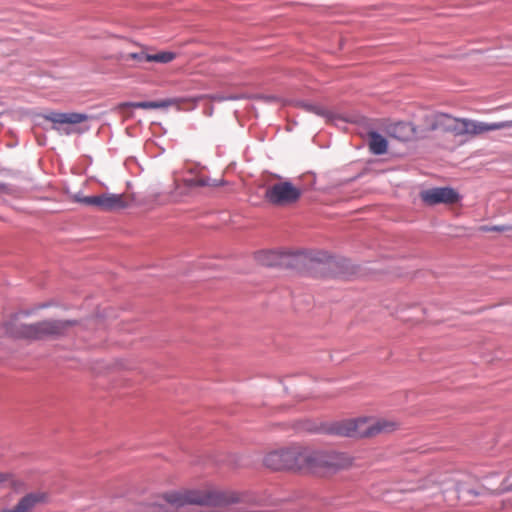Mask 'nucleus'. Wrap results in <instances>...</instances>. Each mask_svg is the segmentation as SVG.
<instances>
[{
	"mask_svg": "<svg viewBox=\"0 0 512 512\" xmlns=\"http://www.w3.org/2000/svg\"><path fill=\"white\" fill-rule=\"evenodd\" d=\"M161 497L176 507L195 505L200 507H228L238 504H255V494L247 489L221 487L213 482H205L197 488H187L165 492Z\"/></svg>",
	"mask_w": 512,
	"mask_h": 512,
	"instance_id": "nucleus-1",
	"label": "nucleus"
},
{
	"mask_svg": "<svg viewBox=\"0 0 512 512\" xmlns=\"http://www.w3.org/2000/svg\"><path fill=\"white\" fill-rule=\"evenodd\" d=\"M70 202L84 206L95 207L102 211H118L135 208L140 211H149L163 204L160 194H94L81 196V194H67Z\"/></svg>",
	"mask_w": 512,
	"mask_h": 512,
	"instance_id": "nucleus-2",
	"label": "nucleus"
},
{
	"mask_svg": "<svg viewBox=\"0 0 512 512\" xmlns=\"http://www.w3.org/2000/svg\"><path fill=\"white\" fill-rule=\"evenodd\" d=\"M398 427L395 421L389 419H376L372 417H359L334 423L330 432L343 437H374L382 433H389Z\"/></svg>",
	"mask_w": 512,
	"mask_h": 512,
	"instance_id": "nucleus-3",
	"label": "nucleus"
},
{
	"mask_svg": "<svg viewBox=\"0 0 512 512\" xmlns=\"http://www.w3.org/2000/svg\"><path fill=\"white\" fill-rule=\"evenodd\" d=\"M314 474L319 476L334 475L353 465V458L344 452L315 449Z\"/></svg>",
	"mask_w": 512,
	"mask_h": 512,
	"instance_id": "nucleus-4",
	"label": "nucleus"
},
{
	"mask_svg": "<svg viewBox=\"0 0 512 512\" xmlns=\"http://www.w3.org/2000/svg\"><path fill=\"white\" fill-rule=\"evenodd\" d=\"M73 325V321L45 320L35 324H21L12 333L18 337L40 339L47 336L62 335Z\"/></svg>",
	"mask_w": 512,
	"mask_h": 512,
	"instance_id": "nucleus-5",
	"label": "nucleus"
},
{
	"mask_svg": "<svg viewBox=\"0 0 512 512\" xmlns=\"http://www.w3.org/2000/svg\"><path fill=\"white\" fill-rule=\"evenodd\" d=\"M453 129L458 134L478 135L484 132L512 128V120L486 123L469 119H455Z\"/></svg>",
	"mask_w": 512,
	"mask_h": 512,
	"instance_id": "nucleus-6",
	"label": "nucleus"
},
{
	"mask_svg": "<svg viewBox=\"0 0 512 512\" xmlns=\"http://www.w3.org/2000/svg\"><path fill=\"white\" fill-rule=\"evenodd\" d=\"M290 471L314 474L315 449L301 446H291Z\"/></svg>",
	"mask_w": 512,
	"mask_h": 512,
	"instance_id": "nucleus-7",
	"label": "nucleus"
},
{
	"mask_svg": "<svg viewBox=\"0 0 512 512\" xmlns=\"http://www.w3.org/2000/svg\"><path fill=\"white\" fill-rule=\"evenodd\" d=\"M249 202L252 205L262 204L265 207L284 208L295 204L300 194H251Z\"/></svg>",
	"mask_w": 512,
	"mask_h": 512,
	"instance_id": "nucleus-8",
	"label": "nucleus"
},
{
	"mask_svg": "<svg viewBox=\"0 0 512 512\" xmlns=\"http://www.w3.org/2000/svg\"><path fill=\"white\" fill-rule=\"evenodd\" d=\"M49 501V494L45 491H34L23 496L18 503L11 509H5L1 512H32L33 509Z\"/></svg>",
	"mask_w": 512,
	"mask_h": 512,
	"instance_id": "nucleus-9",
	"label": "nucleus"
},
{
	"mask_svg": "<svg viewBox=\"0 0 512 512\" xmlns=\"http://www.w3.org/2000/svg\"><path fill=\"white\" fill-rule=\"evenodd\" d=\"M291 446L270 451L263 459L266 467L273 470H289L291 466Z\"/></svg>",
	"mask_w": 512,
	"mask_h": 512,
	"instance_id": "nucleus-10",
	"label": "nucleus"
},
{
	"mask_svg": "<svg viewBox=\"0 0 512 512\" xmlns=\"http://www.w3.org/2000/svg\"><path fill=\"white\" fill-rule=\"evenodd\" d=\"M182 180L185 187L189 189L217 188L222 184L221 179H211L202 173H196L195 167L194 170L190 169L187 175L183 176Z\"/></svg>",
	"mask_w": 512,
	"mask_h": 512,
	"instance_id": "nucleus-11",
	"label": "nucleus"
},
{
	"mask_svg": "<svg viewBox=\"0 0 512 512\" xmlns=\"http://www.w3.org/2000/svg\"><path fill=\"white\" fill-rule=\"evenodd\" d=\"M45 118L54 124H78L88 119V116L83 113H59L50 112Z\"/></svg>",
	"mask_w": 512,
	"mask_h": 512,
	"instance_id": "nucleus-12",
	"label": "nucleus"
},
{
	"mask_svg": "<svg viewBox=\"0 0 512 512\" xmlns=\"http://www.w3.org/2000/svg\"><path fill=\"white\" fill-rule=\"evenodd\" d=\"M421 202L427 206L437 204L453 205L460 201V194H420Z\"/></svg>",
	"mask_w": 512,
	"mask_h": 512,
	"instance_id": "nucleus-13",
	"label": "nucleus"
},
{
	"mask_svg": "<svg viewBox=\"0 0 512 512\" xmlns=\"http://www.w3.org/2000/svg\"><path fill=\"white\" fill-rule=\"evenodd\" d=\"M309 187L307 185H300L299 183H292L290 181H279L271 186L267 192L273 193H293L304 192Z\"/></svg>",
	"mask_w": 512,
	"mask_h": 512,
	"instance_id": "nucleus-14",
	"label": "nucleus"
},
{
	"mask_svg": "<svg viewBox=\"0 0 512 512\" xmlns=\"http://www.w3.org/2000/svg\"><path fill=\"white\" fill-rule=\"evenodd\" d=\"M387 140L377 132L369 133V147L373 154L382 155L387 151Z\"/></svg>",
	"mask_w": 512,
	"mask_h": 512,
	"instance_id": "nucleus-15",
	"label": "nucleus"
},
{
	"mask_svg": "<svg viewBox=\"0 0 512 512\" xmlns=\"http://www.w3.org/2000/svg\"><path fill=\"white\" fill-rule=\"evenodd\" d=\"M472 481L473 478L471 476H467L464 480L457 483V492L460 499L466 500L468 496L477 497L482 494L481 490H476L471 487Z\"/></svg>",
	"mask_w": 512,
	"mask_h": 512,
	"instance_id": "nucleus-16",
	"label": "nucleus"
},
{
	"mask_svg": "<svg viewBox=\"0 0 512 512\" xmlns=\"http://www.w3.org/2000/svg\"><path fill=\"white\" fill-rule=\"evenodd\" d=\"M172 104L171 100H163V101H141V102H129L125 103L124 106L133 107V108H141V109H159L165 108Z\"/></svg>",
	"mask_w": 512,
	"mask_h": 512,
	"instance_id": "nucleus-17",
	"label": "nucleus"
},
{
	"mask_svg": "<svg viewBox=\"0 0 512 512\" xmlns=\"http://www.w3.org/2000/svg\"><path fill=\"white\" fill-rule=\"evenodd\" d=\"M411 132V128L408 124L405 123H398L390 128L389 133L391 136L399 139V140H406L408 139Z\"/></svg>",
	"mask_w": 512,
	"mask_h": 512,
	"instance_id": "nucleus-18",
	"label": "nucleus"
},
{
	"mask_svg": "<svg viewBox=\"0 0 512 512\" xmlns=\"http://www.w3.org/2000/svg\"><path fill=\"white\" fill-rule=\"evenodd\" d=\"M176 58V53L171 51H160L155 54H149L148 62H156L161 64L170 63Z\"/></svg>",
	"mask_w": 512,
	"mask_h": 512,
	"instance_id": "nucleus-19",
	"label": "nucleus"
},
{
	"mask_svg": "<svg viewBox=\"0 0 512 512\" xmlns=\"http://www.w3.org/2000/svg\"><path fill=\"white\" fill-rule=\"evenodd\" d=\"M204 98H209L210 100L212 101H217V102H222V101H226V100H235V99H238V97L236 96H224V95H221V94H214V95H201V96H198L196 98H193L191 99V101H193V105H192V108L195 107L196 105V102L199 101V100H202Z\"/></svg>",
	"mask_w": 512,
	"mask_h": 512,
	"instance_id": "nucleus-20",
	"label": "nucleus"
},
{
	"mask_svg": "<svg viewBox=\"0 0 512 512\" xmlns=\"http://www.w3.org/2000/svg\"><path fill=\"white\" fill-rule=\"evenodd\" d=\"M304 108L307 111L315 113L319 116L325 117L328 120L332 119L331 113L321 106L314 105V104H304Z\"/></svg>",
	"mask_w": 512,
	"mask_h": 512,
	"instance_id": "nucleus-21",
	"label": "nucleus"
},
{
	"mask_svg": "<svg viewBox=\"0 0 512 512\" xmlns=\"http://www.w3.org/2000/svg\"><path fill=\"white\" fill-rule=\"evenodd\" d=\"M8 482L10 487L17 489L23 486V482L11 474L0 473V483Z\"/></svg>",
	"mask_w": 512,
	"mask_h": 512,
	"instance_id": "nucleus-22",
	"label": "nucleus"
},
{
	"mask_svg": "<svg viewBox=\"0 0 512 512\" xmlns=\"http://www.w3.org/2000/svg\"><path fill=\"white\" fill-rule=\"evenodd\" d=\"M149 53L141 50L140 52L129 53L125 56V60H136L139 63L148 62Z\"/></svg>",
	"mask_w": 512,
	"mask_h": 512,
	"instance_id": "nucleus-23",
	"label": "nucleus"
},
{
	"mask_svg": "<svg viewBox=\"0 0 512 512\" xmlns=\"http://www.w3.org/2000/svg\"><path fill=\"white\" fill-rule=\"evenodd\" d=\"M512 229L511 226L495 225V226H482L480 230L483 232H504Z\"/></svg>",
	"mask_w": 512,
	"mask_h": 512,
	"instance_id": "nucleus-24",
	"label": "nucleus"
},
{
	"mask_svg": "<svg viewBox=\"0 0 512 512\" xmlns=\"http://www.w3.org/2000/svg\"><path fill=\"white\" fill-rule=\"evenodd\" d=\"M423 192H456L452 187L450 186H441V187H432L429 189L424 190Z\"/></svg>",
	"mask_w": 512,
	"mask_h": 512,
	"instance_id": "nucleus-25",
	"label": "nucleus"
},
{
	"mask_svg": "<svg viewBox=\"0 0 512 512\" xmlns=\"http://www.w3.org/2000/svg\"><path fill=\"white\" fill-rule=\"evenodd\" d=\"M304 179L308 182V184H312L315 181V177L313 174L305 175Z\"/></svg>",
	"mask_w": 512,
	"mask_h": 512,
	"instance_id": "nucleus-26",
	"label": "nucleus"
},
{
	"mask_svg": "<svg viewBox=\"0 0 512 512\" xmlns=\"http://www.w3.org/2000/svg\"><path fill=\"white\" fill-rule=\"evenodd\" d=\"M174 178H175V181H177V180H178V174H177V172H174Z\"/></svg>",
	"mask_w": 512,
	"mask_h": 512,
	"instance_id": "nucleus-27",
	"label": "nucleus"
},
{
	"mask_svg": "<svg viewBox=\"0 0 512 512\" xmlns=\"http://www.w3.org/2000/svg\"><path fill=\"white\" fill-rule=\"evenodd\" d=\"M207 114L210 116L212 114V109H208Z\"/></svg>",
	"mask_w": 512,
	"mask_h": 512,
	"instance_id": "nucleus-28",
	"label": "nucleus"
}]
</instances>
